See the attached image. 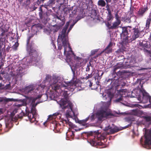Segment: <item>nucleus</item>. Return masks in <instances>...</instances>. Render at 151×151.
Instances as JSON below:
<instances>
[{
    "instance_id": "c85d7f7f",
    "label": "nucleus",
    "mask_w": 151,
    "mask_h": 151,
    "mask_svg": "<svg viewBox=\"0 0 151 151\" xmlns=\"http://www.w3.org/2000/svg\"><path fill=\"white\" fill-rule=\"evenodd\" d=\"M18 46L19 43L17 42H16L15 43L14 45L13 46V47L14 49L16 50Z\"/></svg>"
},
{
    "instance_id": "f3484780",
    "label": "nucleus",
    "mask_w": 151,
    "mask_h": 151,
    "mask_svg": "<svg viewBox=\"0 0 151 151\" xmlns=\"http://www.w3.org/2000/svg\"><path fill=\"white\" fill-rule=\"evenodd\" d=\"M64 121L65 122V123L67 124V125L69 127V128H71L72 129L75 127V125H73L71 122L69 121V120L67 121L65 120H64Z\"/></svg>"
},
{
    "instance_id": "f8f14e48",
    "label": "nucleus",
    "mask_w": 151,
    "mask_h": 151,
    "mask_svg": "<svg viewBox=\"0 0 151 151\" xmlns=\"http://www.w3.org/2000/svg\"><path fill=\"white\" fill-rule=\"evenodd\" d=\"M142 114L143 112L139 110L138 109L132 110V114L133 115L142 117Z\"/></svg>"
},
{
    "instance_id": "3c124183",
    "label": "nucleus",
    "mask_w": 151,
    "mask_h": 151,
    "mask_svg": "<svg viewBox=\"0 0 151 151\" xmlns=\"http://www.w3.org/2000/svg\"><path fill=\"white\" fill-rule=\"evenodd\" d=\"M40 13H39V14H40Z\"/></svg>"
},
{
    "instance_id": "7ed1b4c3",
    "label": "nucleus",
    "mask_w": 151,
    "mask_h": 151,
    "mask_svg": "<svg viewBox=\"0 0 151 151\" xmlns=\"http://www.w3.org/2000/svg\"><path fill=\"white\" fill-rule=\"evenodd\" d=\"M79 19L73 21V23L70 25L67 34L66 33L67 29L69 24L71 22V21L70 20L67 22L65 27L62 30L61 33L59 35L57 40L58 49L60 50L61 49L62 46L64 47V54L65 56L67 62H70L73 63L72 61L74 60V61L76 62V63L75 65L73 64V65H74V66L76 67L82 65L84 60L82 58L76 56L73 52L68 42L67 34Z\"/></svg>"
},
{
    "instance_id": "58836bf2",
    "label": "nucleus",
    "mask_w": 151,
    "mask_h": 151,
    "mask_svg": "<svg viewBox=\"0 0 151 151\" xmlns=\"http://www.w3.org/2000/svg\"><path fill=\"white\" fill-rule=\"evenodd\" d=\"M134 106H135L139 108V106H140L138 104H135L134 105Z\"/></svg>"
},
{
    "instance_id": "7c9ffc66",
    "label": "nucleus",
    "mask_w": 151,
    "mask_h": 151,
    "mask_svg": "<svg viewBox=\"0 0 151 151\" xmlns=\"http://www.w3.org/2000/svg\"><path fill=\"white\" fill-rule=\"evenodd\" d=\"M55 40V39H54L53 40L52 39V42H51V44L52 45H53V46L54 48L55 47V45H54V43L53 42V41H54Z\"/></svg>"
},
{
    "instance_id": "c03bdc74",
    "label": "nucleus",
    "mask_w": 151,
    "mask_h": 151,
    "mask_svg": "<svg viewBox=\"0 0 151 151\" xmlns=\"http://www.w3.org/2000/svg\"><path fill=\"white\" fill-rule=\"evenodd\" d=\"M18 0L19 1H20V2H21L23 1V0Z\"/></svg>"
},
{
    "instance_id": "c9c22d12",
    "label": "nucleus",
    "mask_w": 151,
    "mask_h": 151,
    "mask_svg": "<svg viewBox=\"0 0 151 151\" xmlns=\"http://www.w3.org/2000/svg\"><path fill=\"white\" fill-rule=\"evenodd\" d=\"M88 83L89 84V87H91L92 85V83L90 81H88Z\"/></svg>"
},
{
    "instance_id": "4c0bfd02",
    "label": "nucleus",
    "mask_w": 151,
    "mask_h": 151,
    "mask_svg": "<svg viewBox=\"0 0 151 151\" xmlns=\"http://www.w3.org/2000/svg\"><path fill=\"white\" fill-rule=\"evenodd\" d=\"M56 28H57V29H55V31H57V30H58L60 28V27L59 26H57Z\"/></svg>"
},
{
    "instance_id": "20e7f679",
    "label": "nucleus",
    "mask_w": 151,
    "mask_h": 151,
    "mask_svg": "<svg viewBox=\"0 0 151 151\" xmlns=\"http://www.w3.org/2000/svg\"><path fill=\"white\" fill-rule=\"evenodd\" d=\"M108 93L105 92L102 95L104 100L107 101V102L103 103L101 106L100 109L96 113H92L89 116L85 119L81 120L79 123L83 126H85L87 121L89 119L91 121H93L97 119L99 122L102 121L105 118H107L109 116L112 115L111 112L108 108L110 105V102L113 96V94L108 91Z\"/></svg>"
},
{
    "instance_id": "aec40b11",
    "label": "nucleus",
    "mask_w": 151,
    "mask_h": 151,
    "mask_svg": "<svg viewBox=\"0 0 151 151\" xmlns=\"http://www.w3.org/2000/svg\"><path fill=\"white\" fill-rule=\"evenodd\" d=\"M151 21V18L150 17H149V18H147L146 21L145 28L146 29H148L149 28Z\"/></svg>"
},
{
    "instance_id": "473e14b6",
    "label": "nucleus",
    "mask_w": 151,
    "mask_h": 151,
    "mask_svg": "<svg viewBox=\"0 0 151 151\" xmlns=\"http://www.w3.org/2000/svg\"><path fill=\"white\" fill-rule=\"evenodd\" d=\"M72 129H73V130H74L76 131H78V130H80V129H78V128H77L76 127H75V128H72Z\"/></svg>"
},
{
    "instance_id": "de8ad7c7",
    "label": "nucleus",
    "mask_w": 151,
    "mask_h": 151,
    "mask_svg": "<svg viewBox=\"0 0 151 151\" xmlns=\"http://www.w3.org/2000/svg\"><path fill=\"white\" fill-rule=\"evenodd\" d=\"M27 1L29 2L30 1V0H27Z\"/></svg>"
},
{
    "instance_id": "79ce46f5",
    "label": "nucleus",
    "mask_w": 151,
    "mask_h": 151,
    "mask_svg": "<svg viewBox=\"0 0 151 151\" xmlns=\"http://www.w3.org/2000/svg\"><path fill=\"white\" fill-rule=\"evenodd\" d=\"M106 1L108 2H110L111 1V0H106Z\"/></svg>"
},
{
    "instance_id": "39448f33",
    "label": "nucleus",
    "mask_w": 151,
    "mask_h": 151,
    "mask_svg": "<svg viewBox=\"0 0 151 151\" xmlns=\"http://www.w3.org/2000/svg\"><path fill=\"white\" fill-rule=\"evenodd\" d=\"M30 56L24 58L22 60L23 62H24V64L20 65V66L17 70L16 73H14V77L16 79L21 78L22 73L24 72V69L27 66L30 65L36 66L38 65L39 63L37 60L38 54L35 50H31L29 52Z\"/></svg>"
},
{
    "instance_id": "2f4dec72",
    "label": "nucleus",
    "mask_w": 151,
    "mask_h": 151,
    "mask_svg": "<svg viewBox=\"0 0 151 151\" xmlns=\"http://www.w3.org/2000/svg\"><path fill=\"white\" fill-rule=\"evenodd\" d=\"M96 50H93V51H91V55H93L94 54H95L96 52Z\"/></svg>"
},
{
    "instance_id": "6ab92c4d",
    "label": "nucleus",
    "mask_w": 151,
    "mask_h": 151,
    "mask_svg": "<svg viewBox=\"0 0 151 151\" xmlns=\"http://www.w3.org/2000/svg\"><path fill=\"white\" fill-rule=\"evenodd\" d=\"M147 10V7L142 8L140 9L138 11V14L142 16L144 13Z\"/></svg>"
},
{
    "instance_id": "603ef678",
    "label": "nucleus",
    "mask_w": 151,
    "mask_h": 151,
    "mask_svg": "<svg viewBox=\"0 0 151 151\" xmlns=\"http://www.w3.org/2000/svg\"><path fill=\"white\" fill-rule=\"evenodd\" d=\"M92 89H94V88H91Z\"/></svg>"
},
{
    "instance_id": "423d86ee",
    "label": "nucleus",
    "mask_w": 151,
    "mask_h": 151,
    "mask_svg": "<svg viewBox=\"0 0 151 151\" xmlns=\"http://www.w3.org/2000/svg\"><path fill=\"white\" fill-rule=\"evenodd\" d=\"M130 97H137L139 102L143 103H146L149 100L150 104L144 106L143 108H151V97L143 89L139 90L135 89L132 92L131 96Z\"/></svg>"
},
{
    "instance_id": "dca6fc26",
    "label": "nucleus",
    "mask_w": 151,
    "mask_h": 151,
    "mask_svg": "<svg viewBox=\"0 0 151 151\" xmlns=\"http://www.w3.org/2000/svg\"><path fill=\"white\" fill-rule=\"evenodd\" d=\"M112 46V44L110 43H109L108 46L106 48L105 51V52L107 54L111 52V47Z\"/></svg>"
},
{
    "instance_id": "412c9836",
    "label": "nucleus",
    "mask_w": 151,
    "mask_h": 151,
    "mask_svg": "<svg viewBox=\"0 0 151 151\" xmlns=\"http://www.w3.org/2000/svg\"><path fill=\"white\" fill-rule=\"evenodd\" d=\"M4 39L2 38L0 39V50L2 48L4 49L5 48L4 42Z\"/></svg>"
},
{
    "instance_id": "393cba45",
    "label": "nucleus",
    "mask_w": 151,
    "mask_h": 151,
    "mask_svg": "<svg viewBox=\"0 0 151 151\" xmlns=\"http://www.w3.org/2000/svg\"><path fill=\"white\" fill-rule=\"evenodd\" d=\"M91 17L93 19H97L98 17V15H97L96 12L94 11H93V12L91 16Z\"/></svg>"
},
{
    "instance_id": "bb28decb",
    "label": "nucleus",
    "mask_w": 151,
    "mask_h": 151,
    "mask_svg": "<svg viewBox=\"0 0 151 151\" xmlns=\"http://www.w3.org/2000/svg\"><path fill=\"white\" fill-rule=\"evenodd\" d=\"M107 19L108 21L113 19V17L110 12H109V14L107 16Z\"/></svg>"
},
{
    "instance_id": "a878e982",
    "label": "nucleus",
    "mask_w": 151,
    "mask_h": 151,
    "mask_svg": "<svg viewBox=\"0 0 151 151\" xmlns=\"http://www.w3.org/2000/svg\"><path fill=\"white\" fill-rule=\"evenodd\" d=\"M5 101L7 102L9 101H18L19 100L18 99H14L13 98L11 99H7L6 98L4 99Z\"/></svg>"
},
{
    "instance_id": "9d476101",
    "label": "nucleus",
    "mask_w": 151,
    "mask_h": 151,
    "mask_svg": "<svg viewBox=\"0 0 151 151\" xmlns=\"http://www.w3.org/2000/svg\"><path fill=\"white\" fill-rule=\"evenodd\" d=\"M115 18L116 20L112 23V25L110 27L111 29H115L118 28L121 23V22L117 14H116Z\"/></svg>"
},
{
    "instance_id": "a211bd4d",
    "label": "nucleus",
    "mask_w": 151,
    "mask_h": 151,
    "mask_svg": "<svg viewBox=\"0 0 151 151\" xmlns=\"http://www.w3.org/2000/svg\"><path fill=\"white\" fill-rule=\"evenodd\" d=\"M125 68V67L124 66L122 63L121 62L117 64L114 68V70H115L117 69L122 68Z\"/></svg>"
},
{
    "instance_id": "49530a36",
    "label": "nucleus",
    "mask_w": 151,
    "mask_h": 151,
    "mask_svg": "<svg viewBox=\"0 0 151 151\" xmlns=\"http://www.w3.org/2000/svg\"><path fill=\"white\" fill-rule=\"evenodd\" d=\"M2 77L0 76V80H2Z\"/></svg>"
},
{
    "instance_id": "37998d69",
    "label": "nucleus",
    "mask_w": 151,
    "mask_h": 151,
    "mask_svg": "<svg viewBox=\"0 0 151 151\" xmlns=\"http://www.w3.org/2000/svg\"><path fill=\"white\" fill-rule=\"evenodd\" d=\"M61 0H56V1L58 2H59L60 1H61Z\"/></svg>"
},
{
    "instance_id": "1a4fd4ad",
    "label": "nucleus",
    "mask_w": 151,
    "mask_h": 151,
    "mask_svg": "<svg viewBox=\"0 0 151 151\" xmlns=\"http://www.w3.org/2000/svg\"><path fill=\"white\" fill-rule=\"evenodd\" d=\"M145 138L146 147L148 149H151V130H145Z\"/></svg>"
},
{
    "instance_id": "5701e85b",
    "label": "nucleus",
    "mask_w": 151,
    "mask_h": 151,
    "mask_svg": "<svg viewBox=\"0 0 151 151\" xmlns=\"http://www.w3.org/2000/svg\"><path fill=\"white\" fill-rule=\"evenodd\" d=\"M96 137H95V138L94 139H91L90 141V143L92 146L95 145L97 144V142L96 141Z\"/></svg>"
},
{
    "instance_id": "b1692460",
    "label": "nucleus",
    "mask_w": 151,
    "mask_h": 151,
    "mask_svg": "<svg viewBox=\"0 0 151 151\" xmlns=\"http://www.w3.org/2000/svg\"><path fill=\"white\" fill-rule=\"evenodd\" d=\"M105 4L106 3L104 0H99L98 2V5L102 7L104 6Z\"/></svg>"
},
{
    "instance_id": "09e8293b",
    "label": "nucleus",
    "mask_w": 151,
    "mask_h": 151,
    "mask_svg": "<svg viewBox=\"0 0 151 151\" xmlns=\"http://www.w3.org/2000/svg\"><path fill=\"white\" fill-rule=\"evenodd\" d=\"M142 138L141 139V142L142 141Z\"/></svg>"
},
{
    "instance_id": "cd10ccee",
    "label": "nucleus",
    "mask_w": 151,
    "mask_h": 151,
    "mask_svg": "<svg viewBox=\"0 0 151 151\" xmlns=\"http://www.w3.org/2000/svg\"><path fill=\"white\" fill-rule=\"evenodd\" d=\"M51 31V30L49 29H45L44 30V32L47 35L49 34L50 33Z\"/></svg>"
},
{
    "instance_id": "8fccbe9b",
    "label": "nucleus",
    "mask_w": 151,
    "mask_h": 151,
    "mask_svg": "<svg viewBox=\"0 0 151 151\" xmlns=\"http://www.w3.org/2000/svg\"><path fill=\"white\" fill-rule=\"evenodd\" d=\"M8 131V130H5V131H6V132H7V131Z\"/></svg>"
},
{
    "instance_id": "c756f323",
    "label": "nucleus",
    "mask_w": 151,
    "mask_h": 151,
    "mask_svg": "<svg viewBox=\"0 0 151 151\" xmlns=\"http://www.w3.org/2000/svg\"><path fill=\"white\" fill-rule=\"evenodd\" d=\"M54 0H50L48 2V5L51 6L52 4H54Z\"/></svg>"
},
{
    "instance_id": "4468645a",
    "label": "nucleus",
    "mask_w": 151,
    "mask_h": 151,
    "mask_svg": "<svg viewBox=\"0 0 151 151\" xmlns=\"http://www.w3.org/2000/svg\"><path fill=\"white\" fill-rule=\"evenodd\" d=\"M55 116L58 118H61V114L60 112H57L54 114L52 115H50L48 119L50 120L53 118H55Z\"/></svg>"
},
{
    "instance_id": "6e6552de",
    "label": "nucleus",
    "mask_w": 151,
    "mask_h": 151,
    "mask_svg": "<svg viewBox=\"0 0 151 151\" xmlns=\"http://www.w3.org/2000/svg\"><path fill=\"white\" fill-rule=\"evenodd\" d=\"M101 128H103L105 131V133L101 137V134L99 132V131L98 130L95 131L94 132L95 134H96V139H98V140L101 139H104L105 137V135L111 134H112L115 132L118 131L119 129L116 126H114L113 125H112V126H108L107 127L105 126V125H102Z\"/></svg>"
},
{
    "instance_id": "f704fd0d",
    "label": "nucleus",
    "mask_w": 151,
    "mask_h": 151,
    "mask_svg": "<svg viewBox=\"0 0 151 151\" xmlns=\"http://www.w3.org/2000/svg\"><path fill=\"white\" fill-rule=\"evenodd\" d=\"M90 68H89V66H87V67L86 68V71H89V70H90Z\"/></svg>"
},
{
    "instance_id": "f03ea898",
    "label": "nucleus",
    "mask_w": 151,
    "mask_h": 151,
    "mask_svg": "<svg viewBox=\"0 0 151 151\" xmlns=\"http://www.w3.org/2000/svg\"><path fill=\"white\" fill-rule=\"evenodd\" d=\"M45 85L43 84L40 86L35 85H30L23 89L22 91L23 93L27 94L29 96H25L26 97L25 102L22 101L20 104H16L14 106V110L13 113L17 112V110L21 109V107L22 106L24 107L25 113L22 110L19 115V117L21 118L23 116H28L29 119L31 122H33L35 120V117L37 113L35 106L38 103H35V101L40 98L42 95L43 89L45 87ZM24 101L25 100H24Z\"/></svg>"
},
{
    "instance_id": "4be33fe9",
    "label": "nucleus",
    "mask_w": 151,
    "mask_h": 151,
    "mask_svg": "<svg viewBox=\"0 0 151 151\" xmlns=\"http://www.w3.org/2000/svg\"><path fill=\"white\" fill-rule=\"evenodd\" d=\"M144 119L148 123L151 124V116H147L144 117Z\"/></svg>"
},
{
    "instance_id": "9b49d317",
    "label": "nucleus",
    "mask_w": 151,
    "mask_h": 151,
    "mask_svg": "<svg viewBox=\"0 0 151 151\" xmlns=\"http://www.w3.org/2000/svg\"><path fill=\"white\" fill-rule=\"evenodd\" d=\"M139 46L140 49H143L144 51L148 53H149L150 51L148 50L145 48L148 47V45L147 42L145 41H140L139 44Z\"/></svg>"
},
{
    "instance_id": "0eeeda50",
    "label": "nucleus",
    "mask_w": 151,
    "mask_h": 151,
    "mask_svg": "<svg viewBox=\"0 0 151 151\" xmlns=\"http://www.w3.org/2000/svg\"><path fill=\"white\" fill-rule=\"evenodd\" d=\"M139 32L138 29H134V33L132 35L129 36L127 30L125 28L123 29V31L121 34V37L122 39V45L123 46L127 43L130 42L139 37Z\"/></svg>"
},
{
    "instance_id": "2eb2a0df",
    "label": "nucleus",
    "mask_w": 151,
    "mask_h": 151,
    "mask_svg": "<svg viewBox=\"0 0 151 151\" xmlns=\"http://www.w3.org/2000/svg\"><path fill=\"white\" fill-rule=\"evenodd\" d=\"M66 135L67 137V138H66L67 140H70V139H67L68 138H69L70 137V138L71 139H73L74 136L73 131H70V130L69 131L66 133Z\"/></svg>"
},
{
    "instance_id": "ddd939ff",
    "label": "nucleus",
    "mask_w": 151,
    "mask_h": 151,
    "mask_svg": "<svg viewBox=\"0 0 151 151\" xmlns=\"http://www.w3.org/2000/svg\"><path fill=\"white\" fill-rule=\"evenodd\" d=\"M127 90L126 89H122L120 91L119 93L120 95H122L120 98H118V99L116 100L115 101V102H117L121 101L122 99V97H123V95H125L127 93Z\"/></svg>"
},
{
    "instance_id": "72a5a7b5",
    "label": "nucleus",
    "mask_w": 151,
    "mask_h": 151,
    "mask_svg": "<svg viewBox=\"0 0 151 151\" xmlns=\"http://www.w3.org/2000/svg\"><path fill=\"white\" fill-rule=\"evenodd\" d=\"M72 8H73V7H68L66 8L65 9H68V11H70V10H72Z\"/></svg>"
},
{
    "instance_id": "ea45409f",
    "label": "nucleus",
    "mask_w": 151,
    "mask_h": 151,
    "mask_svg": "<svg viewBox=\"0 0 151 151\" xmlns=\"http://www.w3.org/2000/svg\"><path fill=\"white\" fill-rule=\"evenodd\" d=\"M1 32H2L1 33V34L2 35H4V33L5 31H3V32L1 31Z\"/></svg>"
},
{
    "instance_id": "a19ab883",
    "label": "nucleus",
    "mask_w": 151,
    "mask_h": 151,
    "mask_svg": "<svg viewBox=\"0 0 151 151\" xmlns=\"http://www.w3.org/2000/svg\"><path fill=\"white\" fill-rule=\"evenodd\" d=\"M6 127L7 128H9V126L7 124V123H6Z\"/></svg>"
},
{
    "instance_id": "f257e3e1",
    "label": "nucleus",
    "mask_w": 151,
    "mask_h": 151,
    "mask_svg": "<svg viewBox=\"0 0 151 151\" xmlns=\"http://www.w3.org/2000/svg\"><path fill=\"white\" fill-rule=\"evenodd\" d=\"M79 80L76 77L73 78L69 82L64 81L60 76H54L50 83V86L48 89L53 90L50 93L51 98L57 101L62 109H67L66 116L67 119L71 118L76 119V114L72 110L73 105L68 99L69 91H73L79 86Z\"/></svg>"
},
{
    "instance_id": "e433bc0d",
    "label": "nucleus",
    "mask_w": 151,
    "mask_h": 151,
    "mask_svg": "<svg viewBox=\"0 0 151 151\" xmlns=\"http://www.w3.org/2000/svg\"><path fill=\"white\" fill-rule=\"evenodd\" d=\"M92 76L91 74H88V76H87V77H88L87 78H91V77H92Z\"/></svg>"
},
{
    "instance_id": "a18cd8bd",
    "label": "nucleus",
    "mask_w": 151,
    "mask_h": 151,
    "mask_svg": "<svg viewBox=\"0 0 151 151\" xmlns=\"http://www.w3.org/2000/svg\"><path fill=\"white\" fill-rule=\"evenodd\" d=\"M30 38V37L27 40V44H28V41L29 40V39Z\"/></svg>"
},
{
    "instance_id": "864d4df0",
    "label": "nucleus",
    "mask_w": 151,
    "mask_h": 151,
    "mask_svg": "<svg viewBox=\"0 0 151 151\" xmlns=\"http://www.w3.org/2000/svg\"><path fill=\"white\" fill-rule=\"evenodd\" d=\"M45 122H44V124L45 125Z\"/></svg>"
}]
</instances>
